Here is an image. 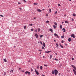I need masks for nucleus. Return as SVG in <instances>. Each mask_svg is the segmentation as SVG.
<instances>
[{
  "label": "nucleus",
  "mask_w": 76,
  "mask_h": 76,
  "mask_svg": "<svg viewBox=\"0 0 76 76\" xmlns=\"http://www.w3.org/2000/svg\"><path fill=\"white\" fill-rule=\"evenodd\" d=\"M72 60H74V58H72Z\"/></svg>",
  "instance_id": "52"
},
{
  "label": "nucleus",
  "mask_w": 76,
  "mask_h": 76,
  "mask_svg": "<svg viewBox=\"0 0 76 76\" xmlns=\"http://www.w3.org/2000/svg\"><path fill=\"white\" fill-rule=\"evenodd\" d=\"M28 75H31V73L29 72H28Z\"/></svg>",
  "instance_id": "31"
},
{
  "label": "nucleus",
  "mask_w": 76,
  "mask_h": 76,
  "mask_svg": "<svg viewBox=\"0 0 76 76\" xmlns=\"http://www.w3.org/2000/svg\"><path fill=\"white\" fill-rule=\"evenodd\" d=\"M4 75H6V73L5 72H3Z\"/></svg>",
  "instance_id": "21"
},
{
  "label": "nucleus",
  "mask_w": 76,
  "mask_h": 76,
  "mask_svg": "<svg viewBox=\"0 0 76 76\" xmlns=\"http://www.w3.org/2000/svg\"><path fill=\"white\" fill-rule=\"evenodd\" d=\"M56 47L57 48H58V43H56Z\"/></svg>",
  "instance_id": "12"
},
{
  "label": "nucleus",
  "mask_w": 76,
  "mask_h": 76,
  "mask_svg": "<svg viewBox=\"0 0 76 76\" xmlns=\"http://www.w3.org/2000/svg\"><path fill=\"white\" fill-rule=\"evenodd\" d=\"M57 11H56L55 12V15H56V14H57Z\"/></svg>",
  "instance_id": "47"
},
{
  "label": "nucleus",
  "mask_w": 76,
  "mask_h": 76,
  "mask_svg": "<svg viewBox=\"0 0 76 76\" xmlns=\"http://www.w3.org/2000/svg\"><path fill=\"white\" fill-rule=\"evenodd\" d=\"M62 31L63 32H66V29L64 28H63L62 29Z\"/></svg>",
  "instance_id": "9"
},
{
  "label": "nucleus",
  "mask_w": 76,
  "mask_h": 76,
  "mask_svg": "<svg viewBox=\"0 0 76 76\" xmlns=\"http://www.w3.org/2000/svg\"><path fill=\"white\" fill-rule=\"evenodd\" d=\"M71 37H72V38H75V34H72L71 35Z\"/></svg>",
  "instance_id": "5"
},
{
  "label": "nucleus",
  "mask_w": 76,
  "mask_h": 76,
  "mask_svg": "<svg viewBox=\"0 0 76 76\" xmlns=\"http://www.w3.org/2000/svg\"><path fill=\"white\" fill-rule=\"evenodd\" d=\"M50 31L52 33H53V30L51 29V28H50L49 29Z\"/></svg>",
  "instance_id": "10"
},
{
  "label": "nucleus",
  "mask_w": 76,
  "mask_h": 76,
  "mask_svg": "<svg viewBox=\"0 0 76 76\" xmlns=\"http://www.w3.org/2000/svg\"><path fill=\"white\" fill-rule=\"evenodd\" d=\"M52 74H53V75H54V70H52Z\"/></svg>",
  "instance_id": "15"
},
{
  "label": "nucleus",
  "mask_w": 76,
  "mask_h": 76,
  "mask_svg": "<svg viewBox=\"0 0 76 76\" xmlns=\"http://www.w3.org/2000/svg\"><path fill=\"white\" fill-rule=\"evenodd\" d=\"M43 45L44 47H45V44L44 42L43 43Z\"/></svg>",
  "instance_id": "13"
},
{
  "label": "nucleus",
  "mask_w": 76,
  "mask_h": 76,
  "mask_svg": "<svg viewBox=\"0 0 76 76\" xmlns=\"http://www.w3.org/2000/svg\"><path fill=\"white\" fill-rule=\"evenodd\" d=\"M67 15H64V16H66Z\"/></svg>",
  "instance_id": "56"
},
{
  "label": "nucleus",
  "mask_w": 76,
  "mask_h": 76,
  "mask_svg": "<svg viewBox=\"0 0 76 76\" xmlns=\"http://www.w3.org/2000/svg\"><path fill=\"white\" fill-rule=\"evenodd\" d=\"M0 16H1V17H3V15H0Z\"/></svg>",
  "instance_id": "50"
},
{
  "label": "nucleus",
  "mask_w": 76,
  "mask_h": 76,
  "mask_svg": "<svg viewBox=\"0 0 76 76\" xmlns=\"http://www.w3.org/2000/svg\"><path fill=\"white\" fill-rule=\"evenodd\" d=\"M71 66L72 67H73L74 68V69H73V71L74 72V73L75 74V75H76V71H75V70L76 69V67L74 66L73 65H72Z\"/></svg>",
  "instance_id": "1"
},
{
  "label": "nucleus",
  "mask_w": 76,
  "mask_h": 76,
  "mask_svg": "<svg viewBox=\"0 0 76 76\" xmlns=\"http://www.w3.org/2000/svg\"><path fill=\"white\" fill-rule=\"evenodd\" d=\"M34 36L36 37L35 38H38V35L37 34H35L34 35Z\"/></svg>",
  "instance_id": "3"
},
{
  "label": "nucleus",
  "mask_w": 76,
  "mask_h": 76,
  "mask_svg": "<svg viewBox=\"0 0 76 76\" xmlns=\"http://www.w3.org/2000/svg\"><path fill=\"white\" fill-rule=\"evenodd\" d=\"M33 4H34V5H37V4H38L36 3H34Z\"/></svg>",
  "instance_id": "29"
},
{
  "label": "nucleus",
  "mask_w": 76,
  "mask_h": 76,
  "mask_svg": "<svg viewBox=\"0 0 76 76\" xmlns=\"http://www.w3.org/2000/svg\"><path fill=\"white\" fill-rule=\"evenodd\" d=\"M58 6H61V5H60L59 4H58Z\"/></svg>",
  "instance_id": "42"
},
{
  "label": "nucleus",
  "mask_w": 76,
  "mask_h": 76,
  "mask_svg": "<svg viewBox=\"0 0 76 76\" xmlns=\"http://www.w3.org/2000/svg\"><path fill=\"white\" fill-rule=\"evenodd\" d=\"M25 74H28V71H27L25 72Z\"/></svg>",
  "instance_id": "28"
},
{
  "label": "nucleus",
  "mask_w": 76,
  "mask_h": 76,
  "mask_svg": "<svg viewBox=\"0 0 76 76\" xmlns=\"http://www.w3.org/2000/svg\"><path fill=\"white\" fill-rule=\"evenodd\" d=\"M54 24L55 25H57V23L56 22H54Z\"/></svg>",
  "instance_id": "20"
},
{
  "label": "nucleus",
  "mask_w": 76,
  "mask_h": 76,
  "mask_svg": "<svg viewBox=\"0 0 76 76\" xmlns=\"http://www.w3.org/2000/svg\"><path fill=\"white\" fill-rule=\"evenodd\" d=\"M31 31H34V29L33 28H32L31 30Z\"/></svg>",
  "instance_id": "43"
},
{
  "label": "nucleus",
  "mask_w": 76,
  "mask_h": 76,
  "mask_svg": "<svg viewBox=\"0 0 76 76\" xmlns=\"http://www.w3.org/2000/svg\"><path fill=\"white\" fill-rule=\"evenodd\" d=\"M4 62H7V60H6V59H4Z\"/></svg>",
  "instance_id": "16"
},
{
  "label": "nucleus",
  "mask_w": 76,
  "mask_h": 76,
  "mask_svg": "<svg viewBox=\"0 0 76 76\" xmlns=\"http://www.w3.org/2000/svg\"><path fill=\"white\" fill-rule=\"evenodd\" d=\"M61 43H62V44H63V43L64 42V41L63 40H62L61 41Z\"/></svg>",
  "instance_id": "39"
},
{
  "label": "nucleus",
  "mask_w": 76,
  "mask_h": 76,
  "mask_svg": "<svg viewBox=\"0 0 76 76\" xmlns=\"http://www.w3.org/2000/svg\"><path fill=\"white\" fill-rule=\"evenodd\" d=\"M31 72H33V69H32L31 68Z\"/></svg>",
  "instance_id": "40"
},
{
  "label": "nucleus",
  "mask_w": 76,
  "mask_h": 76,
  "mask_svg": "<svg viewBox=\"0 0 76 76\" xmlns=\"http://www.w3.org/2000/svg\"><path fill=\"white\" fill-rule=\"evenodd\" d=\"M72 16H74V17L75 16H76V14H72Z\"/></svg>",
  "instance_id": "22"
},
{
  "label": "nucleus",
  "mask_w": 76,
  "mask_h": 76,
  "mask_svg": "<svg viewBox=\"0 0 76 76\" xmlns=\"http://www.w3.org/2000/svg\"><path fill=\"white\" fill-rule=\"evenodd\" d=\"M46 23H49V21L47 20L45 22Z\"/></svg>",
  "instance_id": "32"
},
{
  "label": "nucleus",
  "mask_w": 76,
  "mask_h": 76,
  "mask_svg": "<svg viewBox=\"0 0 76 76\" xmlns=\"http://www.w3.org/2000/svg\"><path fill=\"white\" fill-rule=\"evenodd\" d=\"M43 37V35H41L39 36V37H40V38H42V37Z\"/></svg>",
  "instance_id": "25"
},
{
  "label": "nucleus",
  "mask_w": 76,
  "mask_h": 76,
  "mask_svg": "<svg viewBox=\"0 0 76 76\" xmlns=\"http://www.w3.org/2000/svg\"><path fill=\"white\" fill-rule=\"evenodd\" d=\"M44 66H46V67H47V66H48V65H45V64H44Z\"/></svg>",
  "instance_id": "35"
},
{
  "label": "nucleus",
  "mask_w": 76,
  "mask_h": 76,
  "mask_svg": "<svg viewBox=\"0 0 76 76\" xmlns=\"http://www.w3.org/2000/svg\"><path fill=\"white\" fill-rule=\"evenodd\" d=\"M59 45L60 46V47H61V48H63V46H62L61 45V44H60Z\"/></svg>",
  "instance_id": "14"
},
{
  "label": "nucleus",
  "mask_w": 76,
  "mask_h": 76,
  "mask_svg": "<svg viewBox=\"0 0 76 76\" xmlns=\"http://www.w3.org/2000/svg\"><path fill=\"white\" fill-rule=\"evenodd\" d=\"M62 25H61L60 26V29H62Z\"/></svg>",
  "instance_id": "26"
},
{
  "label": "nucleus",
  "mask_w": 76,
  "mask_h": 76,
  "mask_svg": "<svg viewBox=\"0 0 76 76\" xmlns=\"http://www.w3.org/2000/svg\"><path fill=\"white\" fill-rule=\"evenodd\" d=\"M51 51H49L48 52L47 51H45V53H51Z\"/></svg>",
  "instance_id": "7"
},
{
  "label": "nucleus",
  "mask_w": 76,
  "mask_h": 76,
  "mask_svg": "<svg viewBox=\"0 0 76 76\" xmlns=\"http://www.w3.org/2000/svg\"><path fill=\"white\" fill-rule=\"evenodd\" d=\"M11 72H12V73H13V70H12L11 71Z\"/></svg>",
  "instance_id": "33"
},
{
  "label": "nucleus",
  "mask_w": 76,
  "mask_h": 76,
  "mask_svg": "<svg viewBox=\"0 0 76 76\" xmlns=\"http://www.w3.org/2000/svg\"><path fill=\"white\" fill-rule=\"evenodd\" d=\"M72 40V39H71V38H69L68 39V41L69 42H70L71 41V40Z\"/></svg>",
  "instance_id": "8"
},
{
  "label": "nucleus",
  "mask_w": 76,
  "mask_h": 76,
  "mask_svg": "<svg viewBox=\"0 0 76 76\" xmlns=\"http://www.w3.org/2000/svg\"><path fill=\"white\" fill-rule=\"evenodd\" d=\"M42 50H44V46H42Z\"/></svg>",
  "instance_id": "44"
},
{
  "label": "nucleus",
  "mask_w": 76,
  "mask_h": 76,
  "mask_svg": "<svg viewBox=\"0 0 76 76\" xmlns=\"http://www.w3.org/2000/svg\"><path fill=\"white\" fill-rule=\"evenodd\" d=\"M37 12H41L42 11H41L40 9H37Z\"/></svg>",
  "instance_id": "6"
},
{
  "label": "nucleus",
  "mask_w": 76,
  "mask_h": 76,
  "mask_svg": "<svg viewBox=\"0 0 76 76\" xmlns=\"http://www.w3.org/2000/svg\"><path fill=\"white\" fill-rule=\"evenodd\" d=\"M19 9L20 10H22V8H20Z\"/></svg>",
  "instance_id": "55"
},
{
  "label": "nucleus",
  "mask_w": 76,
  "mask_h": 76,
  "mask_svg": "<svg viewBox=\"0 0 76 76\" xmlns=\"http://www.w3.org/2000/svg\"><path fill=\"white\" fill-rule=\"evenodd\" d=\"M69 1H71V0H69Z\"/></svg>",
  "instance_id": "63"
},
{
  "label": "nucleus",
  "mask_w": 76,
  "mask_h": 76,
  "mask_svg": "<svg viewBox=\"0 0 76 76\" xmlns=\"http://www.w3.org/2000/svg\"><path fill=\"white\" fill-rule=\"evenodd\" d=\"M22 72H23H23H24V71H22Z\"/></svg>",
  "instance_id": "60"
},
{
  "label": "nucleus",
  "mask_w": 76,
  "mask_h": 76,
  "mask_svg": "<svg viewBox=\"0 0 76 76\" xmlns=\"http://www.w3.org/2000/svg\"><path fill=\"white\" fill-rule=\"evenodd\" d=\"M40 44H41V45H42V43L40 41Z\"/></svg>",
  "instance_id": "41"
},
{
  "label": "nucleus",
  "mask_w": 76,
  "mask_h": 76,
  "mask_svg": "<svg viewBox=\"0 0 76 76\" xmlns=\"http://www.w3.org/2000/svg\"><path fill=\"white\" fill-rule=\"evenodd\" d=\"M52 57H53V56L51 55L50 57V59H51V58H52Z\"/></svg>",
  "instance_id": "23"
},
{
  "label": "nucleus",
  "mask_w": 76,
  "mask_h": 76,
  "mask_svg": "<svg viewBox=\"0 0 76 76\" xmlns=\"http://www.w3.org/2000/svg\"><path fill=\"white\" fill-rule=\"evenodd\" d=\"M24 29H26V26H24Z\"/></svg>",
  "instance_id": "36"
},
{
  "label": "nucleus",
  "mask_w": 76,
  "mask_h": 76,
  "mask_svg": "<svg viewBox=\"0 0 76 76\" xmlns=\"http://www.w3.org/2000/svg\"><path fill=\"white\" fill-rule=\"evenodd\" d=\"M62 23H64L63 22H62Z\"/></svg>",
  "instance_id": "64"
},
{
  "label": "nucleus",
  "mask_w": 76,
  "mask_h": 76,
  "mask_svg": "<svg viewBox=\"0 0 76 76\" xmlns=\"http://www.w3.org/2000/svg\"><path fill=\"white\" fill-rule=\"evenodd\" d=\"M61 38H64V35H63L61 37Z\"/></svg>",
  "instance_id": "37"
},
{
  "label": "nucleus",
  "mask_w": 76,
  "mask_h": 76,
  "mask_svg": "<svg viewBox=\"0 0 76 76\" xmlns=\"http://www.w3.org/2000/svg\"><path fill=\"white\" fill-rule=\"evenodd\" d=\"M72 21H73L74 20V19L73 18H72Z\"/></svg>",
  "instance_id": "45"
},
{
  "label": "nucleus",
  "mask_w": 76,
  "mask_h": 76,
  "mask_svg": "<svg viewBox=\"0 0 76 76\" xmlns=\"http://www.w3.org/2000/svg\"><path fill=\"white\" fill-rule=\"evenodd\" d=\"M37 28H36L35 29V31L37 32H38V31H37Z\"/></svg>",
  "instance_id": "38"
},
{
  "label": "nucleus",
  "mask_w": 76,
  "mask_h": 76,
  "mask_svg": "<svg viewBox=\"0 0 76 76\" xmlns=\"http://www.w3.org/2000/svg\"><path fill=\"white\" fill-rule=\"evenodd\" d=\"M54 73L55 76H56L58 74V71L56 69H55L54 70Z\"/></svg>",
  "instance_id": "2"
},
{
  "label": "nucleus",
  "mask_w": 76,
  "mask_h": 76,
  "mask_svg": "<svg viewBox=\"0 0 76 76\" xmlns=\"http://www.w3.org/2000/svg\"><path fill=\"white\" fill-rule=\"evenodd\" d=\"M21 69V68H19V70H20Z\"/></svg>",
  "instance_id": "54"
},
{
  "label": "nucleus",
  "mask_w": 76,
  "mask_h": 76,
  "mask_svg": "<svg viewBox=\"0 0 76 76\" xmlns=\"http://www.w3.org/2000/svg\"><path fill=\"white\" fill-rule=\"evenodd\" d=\"M42 76H45V75H43Z\"/></svg>",
  "instance_id": "62"
},
{
  "label": "nucleus",
  "mask_w": 76,
  "mask_h": 76,
  "mask_svg": "<svg viewBox=\"0 0 76 76\" xmlns=\"http://www.w3.org/2000/svg\"><path fill=\"white\" fill-rule=\"evenodd\" d=\"M39 51H42V50H39Z\"/></svg>",
  "instance_id": "51"
},
{
  "label": "nucleus",
  "mask_w": 76,
  "mask_h": 76,
  "mask_svg": "<svg viewBox=\"0 0 76 76\" xmlns=\"http://www.w3.org/2000/svg\"><path fill=\"white\" fill-rule=\"evenodd\" d=\"M65 23H68V21H67V20L65 21Z\"/></svg>",
  "instance_id": "27"
},
{
  "label": "nucleus",
  "mask_w": 76,
  "mask_h": 76,
  "mask_svg": "<svg viewBox=\"0 0 76 76\" xmlns=\"http://www.w3.org/2000/svg\"><path fill=\"white\" fill-rule=\"evenodd\" d=\"M37 29L38 32H39V31H40V28H38Z\"/></svg>",
  "instance_id": "19"
},
{
  "label": "nucleus",
  "mask_w": 76,
  "mask_h": 76,
  "mask_svg": "<svg viewBox=\"0 0 76 76\" xmlns=\"http://www.w3.org/2000/svg\"><path fill=\"white\" fill-rule=\"evenodd\" d=\"M43 58H45V56H43Z\"/></svg>",
  "instance_id": "61"
},
{
  "label": "nucleus",
  "mask_w": 76,
  "mask_h": 76,
  "mask_svg": "<svg viewBox=\"0 0 76 76\" xmlns=\"http://www.w3.org/2000/svg\"><path fill=\"white\" fill-rule=\"evenodd\" d=\"M53 27L55 28V29H56V28H57V27L54 25H53Z\"/></svg>",
  "instance_id": "17"
},
{
  "label": "nucleus",
  "mask_w": 76,
  "mask_h": 76,
  "mask_svg": "<svg viewBox=\"0 0 76 76\" xmlns=\"http://www.w3.org/2000/svg\"><path fill=\"white\" fill-rule=\"evenodd\" d=\"M23 1H24V2H26V1H25V0H23Z\"/></svg>",
  "instance_id": "57"
},
{
  "label": "nucleus",
  "mask_w": 76,
  "mask_h": 76,
  "mask_svg": "<svg viewBox=\"0 0 76 76\" xmlns=\"http://www.w3.org/2000/svg\"><path fill=\"white\" fill-rule=\"evenodd\" d=\"M55 58L54 60H56V61H58V59L56 58Z\"/></svg>",
  "instance_id": "18"
},
{
  "label": "nucleus",
  "mask_w": 76,
  "mask_h": 76,
  "mask_svg": "<svg viewBox=\"0 0 76 76\" xmlns=\"http://www.w3.org/2000/svg\"><path fill=\"white\" fill-rule=\"evenodd\" d=\"M54 42H56V39H55V40H54Z\"/></svg>",
  "instance_id": "59"
},
{
  "label": "nucleus",
  "mask_w": 76,
  "mask_h": 76,
  "mask_svg": "<svg viewBox=\"0 0 76 76\" xmlns=\"http://www.w3.org/2000/svg\"><path fill=\"white\" fill-rule=\"evenodd\" d=\"M55 54L57 55V53H55Z\"/></svg>",
  "instance_id": "58"
},
{
  "label": "nucleus",
  "mask_w": 76,
  "mask_h": 76,
  "mask_svg": "<svg viewBox=\"0 0 76 76\" xmlns=\"http://www.w3.org/2000/svg\"><path fill=\"white\" fill-rule=\"evenodd\" d=\"M33 24H29V26H32Z\"/></svg>",
  "instance_id": "34"
},
{
  "label": "nucleus",
  "mask_w": 76,
  "mask_h": 76,
  "mask_svg": "<svg viewBox=\"0 0 76 76\" xmlns=\"http://www.w3.org/2000/svg\"><path fill=\"white\" fill-rule=\"evenodd\" d=\"M55 36H56L57 37H58V36L57 35V34H56V33L54 34Z\"/></svg>",
  "instance_id": "11"
},
{
  "label": "nucleus",
  "mask_w": 76,
  "mask_h": 76,
  "mask_svg": "<svg viewBox=\"0 0 76 76\" xmlns=\"http://www.w3.org/2000/svg\"><path fill=\"white\" fill-rule=\"evenodd\" d=\"M36 19V17H34V19Z\"/></svg>",
  "instance_id": "48"
},
{
  "label": "nucleus",
  "mask_w": 76,
  "mask_h": 76,
  "mask_svg": "<svg viewBox=\"0 0 76 76\" xmlns=\"http://www.w3.org/2000/svg\"><path fill=\"white\" fill-rule=\"evenodd\" d=\"M39 66H37V69H39Z\"/></svg>",
  "instance_id": "49"
},
{
  "label": "nucleus",
  "mask_w": 76,
  "mask_h": 76,
  "mask_svg": "<svg viewBox=\"0 0 76 76\" xmlns=\"http://www.w3.org/2000/svg\"><path fill=\"white\" fill-rule=\"evenodd\" d=\"M48 15V14H46V16H47Z\"/></svg>",
  "instance_id": "53"
},
{
  "label": "nucleus",
  "mask_w": 76,
  "mask_h": 76,
  "mask_svg": "<svg viewBox=\"0 0 76 76\" xmlns=\"http://www.w3.org/2000/svg\"><path fill=\"white\" fill-rule=\"evenodd\" d=\"M35 72H36V75H39V73H38V72L37 70V69H35Z\"/></svg>",
  "instance_id": "4"
},
{
  "label": "nucleus",
  "mask_w": 76,
  "mask_h": 76,
  "mask_svg": "<svg viewBox=\"0 0 76 76\" xmlns=\"http://www.w3.org/2000/svg\"><path fill=\"white\" fill-rule=\"evenodd\" d=\"M49 13H51V9H50V10H49Z\"/></svg>",
  "instance_id": "24"
},
{
  "label": "nucleus",
  "mask_w": 76,
  "mask_h": 76,
  "mask_svg": "<svg viewBox=\"0 0 76 76\" xmlns=\"http://www.w3.org/2000/svg\"><path fill=\"white\" fill-rule=\"evenodd\" d=\"M40 69L41 70H42V66H40Z\"/></svg>",
  "instance_id": "30"
},
{
  "label": "nucleus",
  "mask_w": 76,
  "mask_h": 76,
  "mask_svg": "<svg viewBox=\"0 0 76 76\" xmlns=\"http://www.w3.org/2000/svg\"><path fill=\"white\" fill-rule=\"evenodd\" d=\"M18 4H21V3H20V2H18Z\"/></svg>",
  "instance_id": "46"
}]
</instances>
